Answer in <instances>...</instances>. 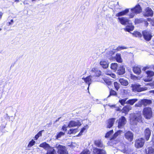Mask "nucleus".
<instances>
[{"instance_id":"obj_10","label":"nucleus","mask_w":154,"mask_h":154,"mask_svg":"<svg viewBox=\"0 0 154 154\" xmlns=\"http://www.w3.org/2000/svg\"><path fill=\"white\" fill-rule=\"evenodd\" d=\"M81 125V122L78 120L72 121L70 122L67 126V127L70 128L76 126H79Z\"/></svg>"},{"instance_id":"obj_55","label":"nucleus","mask_w":154,"mask_h":154,"mask_svg":"<svg viewBox=\"0 0 154 154\" xmlns=\"http://www.w3.org/2000/svg\"><path fill=\"white\" fill-rule=\"evenodd\" d=\"M149 67L148 66H146L143 67L142 69V70L144 71H145L146 70L148 69L149 68Z\"/></svg>"},{"instance_id":"obj_30","label":"nucleus","mask_w":154,"mask_h":154,"mask_svg":"<svg viewBox=\"0 0 154 154\" xmlns=\"http://www.w3.org/2000/svg\"><path fill=\"white\" fill-rule=\"evenodd\" d=\"M119 81L121 84L124 86H127L128 84V82L127 81L122 78L120 79Z\"/></svg>"},{"instance_id":"obj_7","label":"nucleus","mask_w":154,"mask_h":154,"mask_svg":"<svg viewBox=\"0 0 154 154\" xmlns=\"http://www.w3.org/2000/svg\"><path fill=\"white\" fill-rule=\"evenodd\" d=\"M94 76L89 75L86 78H83L82 79L84 80L86 84L88 85V89H89V87L91 83L94 81H96V80H94L93 78H94Z\"/></svg>"},{"instance_id":"obj_2","label":"nucleus","mask_w":154,"mask_h":154,"mask_svg":"<svg viewBox=\"0 0 154 154\" xmlns=\"http://www.w3.org/2000/svg\"><path fill=\"white\" fill-rule=\"evenodd\" d=\"M143 114L146 119H150L151 117L152 114L151 108L149 107L144 108L143 111Z\"/></svg>"},{"instance_id":"obj_20","label":"nucleus","mask_w":154,"mask_h":154,"mask_svg":"<svg viewBox=\"0 0 154 154\" xmlns=\"http://www.w3.org/2000/svg\"><path fill=\"white\" fill-rule=\"evenodd\" d=\"M141 100L142 105L144 106L149 105L152 103V101L150 100L143 99Z\"/></svg>"},{"instance_id":"obj_24","label":"nucleus","mask_w":154,"mask_h":154,"mask_svg":"<svg viewBox=\"0 0 154 154\" xmlns=\"http://www.w3.org/2000/svg\"><path fill=\"white\" fill-rule=\"evenodd\" d=\"M100 65L103 68H106L108 67L109 64L108 62L103 60L101 61L100 63Z\"/></svg>"},{"instance_id":"obj_9","label":"nucleus","mask_w":154,"mask_h":154,"mask_svg":"<svg viewBox=\"0 0 154 154\" xmlns=\"http://www.w3.org/2000/svg\"><path fill=\"white\" fill-rule=\"evenodd\" d=\"M143 34L144 39L146 41H150L152 37L151 32L149 31H143Z\"/></svg>"},{"instance_id":"obj_63","label":"nucleus","mask_w":154,"mask_h":154,"mask_svg":"<svg viewBox=\"0 0 154 154\" xmlns=\"http://www.w3.org/2000/svg\"><path fill=\"white\" fill-rule=\"evenodd\" d=\"M145 23L146 24H148V23H147V22L146 21L145 22Z\"/></svg>"},{"instance_id":"obj_16","label":"nucleus","mask_w":154,"mask_h":154,"mask_svg":"<svg viewBox=\"0 0 154 154\" xmlns=\"http://www.w3.org/2000/svg\"><path fill=\"white\" fill-rule=\"evenodd\" d=\"M144 134L146 140H148L151 135V131L149 128H147L145 129Z\"/></svg>"},{"instance_id":"obj_39","label":"nucleus","mask_w":154,"mask_h":154,"mask_svg":"<svg viewBox=\"0 0 154 154\" xmlns=\"http://www.w3.org/2000/svg\"><path fill=\"white\" fill-rule=\"evenodd\" d=\"M127 99V98L120 99L119 100V102L122 105L124 106L125 103H126V101Z\"/></svg>"},{"instance_id":"obj_41","label":"nucleus","mask_w":154,"mask_h":154,"mask_svg":"<svg viewBox=\"0 0 154 154\" xmlns=\"http://www.w3.org/2000/svg\"><path fill=\"white\" fill-rule=\"evenodd\" d=\"M131 11L129 14V16L130 18H132L134 17L135 14H137L134 12L133 10H131Z\"/></svg>"},{"instance_id":"obj_47","label":"nucleus","mask_w":154,"mask_h":154,"mask_svg":"<svg viewBox=\"0 0 154 154\" xmlns=\"http://www.w3.org/2000/svg\"><path fill=\"white\" fill-rule=\"evenodd\" d=\"M142 104L141 103V100L139 101L137 103L135 104V106L140 107L142 106Z\"/></svg>"},{"instance_id":"obj_53","label":"nucleus","mask_w":154,"mask_h":154,"mask_svg":"<svg viewBox=\"0 0 154 154\" xmlns=\"http://www.w3.org/2000/svg\"><path fill=\"white\" fill-rule=\"evenodd\" d=\"M73 129H71L69 130L68 131V133L71 134L72 133H73Z\"/></svg>"},{"instance_id":"obj_27","label":"nucleus","mask_w":154,"mask_h":154,"mask_svg":"<svg viewBox=\"0 0 154 154\" xmlns=\"http://www.w3.org/2000/svg\"><path fill=\"white\" fill-rule=\"evenodd\" d=\"M39 146L42 147L45 149H48L50 147L49 145L46 142H43L40 144Z\"/></svg>"},{"instance_id":"obj_14","label":"nucleus","mask_w":154,"mask_h":154,"mask_svg":"<svg viewBox=\"0 0 154 154\" xmlns=\"http://www.w3.org/2000/svg\"><path fill=\"white\" fill-rule=\"evenodd\" d=\"M115 119V118H112L108 120L106 125L107 128H110L112 127L114 125Z\"/></svg>"},{"instance_id":"obj_21","label":"nucleus","mask_w":154,"mask_h":154,"mask_svg":"<svg viewBox=\"0 0 154 154\" xmlns=\"http://www.w3.org/2000/svg\"><path fill=\"white\" fill-rule=\"evenodd\" d=\"M131 109V107L129 105H127L124 107L122 110V112L125 114H127L128 112Z\"/></svg>"},{"instance_id":"obj_11","label":"nucleus","mask_w":154,"mask_h":154,"mask_svg":"<svg viewBox=\"0 0 154 154\" xmlns=\"http://www.w3.org/2000/svg\"><path fill=\"white\" fill-rule=\"evenodd\" d=\"M153 11L151 8L147 7L144 11L143 15L145 17H151L153 16Z\"/></svg>"},{"instance_id":"obj_35","label":"nucleus","mask_w":154,"mask_h":154,"mask_svg":"<svg viewBox=\"0 0 154 154\" xmlns=\"http://www.w3.org/2000/svg\"><path fill=\"white\" fill-rule=\"evenodd\" d=\"M118 65L116 63H112L111 64V69L114 71L116 70Z\"/></svg>"},{"instance_id":"obj_64","label":"nucleus","mask_w":154,"mask_h":154,"mask_svg":"<svg viewBox=\"0 0 154 154\" xmlns=\"http://www.w3.org/2000/svg\"><path fill=\"white\" fill-rule=\"evenodd\" d=\"M153 69L154 70V66H153Z\"/></svg>"},{"instance_id":"obj_46","label":"nucleus","mask_w":154,"mask_h":154,"mask_svg":"<svg viewBox=\"0 0 154 154\" xmlns=\"http://www.w3.org/2000/svg\"><path fill=\"white\" fill-rule=\"evenodd\" d=\"M70 147L72 148H74L75 147H77L78 145L75 143H72L71 144L69 145Z\"/></svg>"},{"instance_id":"obj_49","label":"nucleus","mask_w":154,"mask_h":154,"mask_svg":"<svg viewBox=\"0 0 154 154\" xmlns=\"http://www.w3.org/2000/svg\"><path fill=\"white\" fill-rule=\"evenodd\" d=\"M90 152L88 150H85L83 151L80 154H90Z\"/></svg>"},{"instance_id":"obj_13","label":"nucleus","mask_w":154,"mask_h":154,"mask_svg":"<svg viewBox=\"0 0 154 154\" xmlns=\"http://www.w3.org/2000/svg\"><path fill=\"white\" fill-rule=\"evenodd\" d=\"M91 72L92 75H94L95 74V75L96 77H99L101 75V72L100 70L95 68H93L92 69Z\"/></svg>"},{"instance_id":"obj_1","label":"nucleus","mask_w":154,"mask_h":154,"mask_svg":"<svg viewBox=\"0 0 154 154\" xmlns=\"http://www.w3.org/2000/svg\"><path fill=\"white\" fill-rule=\"evenodd\" d=\"M130 121V124L133 125H136L138 122H141L142 120L141 113L135 115L131 117Z\"/></svg>"},{"instance_id":"obj_6","label":"nucleus","mask_w":154,"mask_h":154,"mask_svg":"<svg viewBox=\"0 0 154 154\" xmlns=\"http://www.w3.org/2000/svg\"><path fill=\"white\" fill-rule=\"evenodd\" d=\"M144 142V140L143 138H139L135 140V146L137 148H140L143 146Z\"/></svg>"},{"instance_id":"obj_60","label":"nucleus","mask_w":154,"mask_h":154,"mask_svg":"<svg viewBox=\"0 0 154 154\" xmlns=\"http://www.w3.org/2000/svg\"><path fill=\"white\" fill-rule=\"evenodd\" d=\"M122 151L124 153H125V149H123L122 150Z\"/></svg>"},{"instance_id":"obj_51","label":"nucleus","mask_w":154,"mask_h":154,"mask_svg":"<svg viewBox=\"0 0 154 154\" xmlns=\"http://www.w3.org/2000/svg\"><path fill=\"white\" fill-rule=\"evenodd\" d=\"M14 22V20L13 19H12L8 23H7V25L8 26H10L11 25H12L13 24V23Z\"/></svg>"},{"instance_id":"obj_36","label":"nucleus","mask_w":154,"mask_h":154,"mask_svg":"<svg viewBox=\"0 0 154 154\" xmlns=\"http://www.w3.org/2000/svg\"><path fill=\"white\" fill-rule=\"evenodd\" d=\"M65 133L64 132L60 131V132L58 133L57 136L56 137V139H58L61 138L62 136L64 135Z\"/></svg>"},{"instance_id":"obj_32","label":"nucleus","mask_w":154,"mask_h":154,"mask_svg":"<svg viewBox=\"0 0 154 154\" xmlns=\"http://www.w3.org/2000/svg\"><path fill=\"white\" fill-rule=\"evenodd\" d=\"M94 143L96 146L99 147H102L103 146V143L100 140H96L95 141Z\"/></svg>"},{"instance_id":"obj_25","label":"nucleus","mask_w":154,"mask_h":154,"mask_svg":"<svg viewBox=\"0 0 154 154\" xmlns=\"http://www.w3.org/2000/svg\"><path fill=\"white\" fill-rule=\"evenodd\" d=\"M134 29V26L132 25L127 26L126 27L123 29L124 30L128 32L132 31Z\"/></svg>"},{"instance_id":"obj_3","label":"nucleus","mask_w":154,"mask_h":154,"mask_svg":"<svg viewBox=\"0 0 154 154\" xmlns=\"http://www.w3.org/2000/svg\"><path fill=\"white\" fill-rule=\"evenodd\" d=\"M117 122L118 123V128H122L126 123L127 120L125 117L122 116L117 120Z\"/></svg>"},{"instance_id":"obj_61","label":"nucleus","mask_w":154,"mask_h":154,"mask_svg":"<svg viewBox=\"0 0 154 154\" xmlns=\"http://www.w3.org/2000/svg\"><path fill=\"white\" fill-rule=\"evenodd\" d=\"M150 93H152L154 94V90L151 91H150Z\"/></svg>"},{"instance_id":"obj_4","label":"nucleus","mask_w":154,"mask_h":154,"mask_svg":"<svg viewBox=\"0 0 154 154\" xmlns=\"http://www.w3.org/2000/svg\"><path fill=\"white\" fill-rule=\"evenodd\" d=\"M141 85H139L135 84L132 85V90L133 91H137L138 92H140L143 91H145L147 89L146 87H140Z\"/></svg>"},{"instance_id":"obj_5","label":"nucleus","mask_w":154,"mask_h":154,"mask_svg":"<svg viewBox=\"0 0 154 154\" xmlns=\"http://www.w3.org/2000/svg\"><path fill=\"white\" fill-rule=\"evenodd\" d=\"M57 149V152L59 154H67L68 151L66 147L60 145H58L56 146Z\"/></svg>"},{"instance_id":"obj_29","label":"nucleus","mask_w":154,"mask_h":154,"mask_svg":"<svg viewBox=\"0 0 154 154\" xmlns=\"http://www.w3.org/2000/svg\"><path fill=\"white\" fill-rule=\"evenodd\" d=\"M146 154H154V150L152 147H149L146 149Z\"/></svg>"},{"instance_id":"obj_58","label":"nucleus","mask_w":154,"mask_h":154,"mask_svg":"<svg viewBox=\"0 0 154 154\" xmlns=\"http://www.w3.org/2000/svg\"><path fill=\"white\" fill-rule=\"evenodd\" d=\"M73 130H74L73 133H76L77 131V130L76 129H73Z\"/></svg>"},{"instance_id":"obj_34","label":"nucleus","mask_w":154,"mask_h":154,"mask_svg":"<svg viewBox=\"0 0 154 154\" xmlns=\"http://www.w3.org/2000/svg\"><path fill=\"white\" fill-rule=\"evenodd\" d=\"M115 58L118 62L121 63L122 62V59L121 58V55L120 54H117L116 55Z\"/></svg>"},{"instance_id":"obj_45","label":"nucleus","mask_w":154,"mask_h":154,"mask_svg":"<svg viewBox=\"0 0 154 154\" xmlns=\"http://www.w3.org/2000/svg\"><path fill=\"white\" fill-rule=\"evenodd\" d=\"M103 81L108 85H110L112 84V82L109 79H104Z\"/></svg>"},{"instance_id":"obj_15","label":"nucleus","mask_w":154,"mask_h":154,"mask_svg":"<svg viewBox=\"0 0 154 154\" xmlns=\"http://www.w3.org/2000/svg\"><path fill=\"white\" fill-rule=\"evenodd\" d=\"M118 19L121 24L125 25L128 23L129 20L126 17L119 18Z\"/></svg>"},{"instance_id":"obj_12","label":"nucleus","mask_w":154,"mask_h":154,"mask_svg":"<svg viewBox=\"0 0 154 154\" xmlns=\"http://www.w3.org/2000/svg\"><path fill=\"white\" fill-rule=\"evenodd\" d=\"M125 138L129 141H131L133 139V134L130 131L126 132L125 134Z\"/></svg>"},{"instance_id":"obj_8","label":"nucleus","mask_w":154,"mask_h":154,"mask_svg":"<svg viewBox=\"0 0 154 154\" xmlns=\"http://www.w3.org/2000/svg\"><path fill=\"white\" fill-rule=\"evenodd\" d=\"M147 76L146 77L144 78L143 80L146 82H150L152 80V77L154 75V72L152 71H148L146 72Z\"/></svg>"},{"instance_id":"obj_57","label":"nucleus","mask_w":154,"mask_h":154,"mask_svg":"<svg viewBox=\"0 0 154 154\" xmlns=\"http://www.w3.org/2000/svg\"><path fill=\"white\" fill-rule=\"evenodd\" d=\"M61 118V117H60V118H58V119L57 120H56L54 122V123H56V122H57V121H58Z\"/></svg>"},{"instance_id":"obj_17","label":"nucleus","mask_w":154,"mask_h":154,"mask_svg":"<svg viewBox=\"0 0 154 154\" xmlns=\"http://www.w3.org/2000/svg\"><path fill=\"white\" fill-rule=\"evenodd\" d=\"M131 10H133L134 12L137 14L140 13L142 11L141 8L139 5H136L134 8H131Z\"/></svg>"},{"instance_id":"obj_59","label":"nucleus","mask_w":154,"mask_h":154,"mask_svg":"<svg viewBox=\"0 0 154 154\" xmlns=\"http://www.w3.org/2000/svg\"><path fill=\"white\" fill-rule=\"evenodd\" d=\"M110 73H111L110 72H106V74L107 75H110Z\"/></svg>"},{"instance_id":"obj_62","label":"nucleus","mask_w":154,"mask_h":154,"mask_svg":"<svg viewBox=\"0 0 154 154\" xmlns=\"http://www.w3.org/2000/svg\"><path fill=\"white\" fill-rule=\"evenodd\" d=\"M15 2H19V0H15Z\"/></svg>"},{"instance_id":"obj_43","label":"nucleus","mask_w":154,"mask_h":154,"mask_svg":"<svg viewBox=\"0 0 154 154\" xmlns=\"http://www.w3.org/2000/svg\"><path fill=\"white\" fill-rule=\"evenodd\" d=\"M42 131H40L36 135H35V138L36 140H37L40 136H42Z\"/></svg>"},{"instance_id":"obj_44","label":"nucleus","mask_w":154,"mask_h":154,"mask_svg":"<svg viewBox=\"0 0 154 154\" xmlns=\"http://www.w3.org/2000/svg\"><path fill=\"white\" fill-rule=\"evenodd\" d=\"M114 85L115 88L117 91H118L119 88V84L117 82H115L114 83Z\"/></svg>"},{"instance_id":"obj_33","label":"nucleus","mask_w":154,"mask_h":154,"mask_svg":"<svg viewBox=\"0 0 154 154\" xmlns=\"http://www.w3.org/2000/svg\"><path fill=\"white\" fill-rule=\"evenodd\" d=\"M117 93L116 91L113 90L111 89L109 92V94L108 96L107 97H109L111 96H117Z\"/></svg>"},{"instance_id":"obj_52","label":"nucleus","mask_w":154,"mask_h":154,"mask_svg":"<svg viewBox=\"0 0 154 154\" xmlns=\"http://www.w3.org/2000/svg\"><path fill=\"white\" fill-rule=\"evenodd\" d=\"M69 128L67 126H66V125H64L62 128V129L64 131H66L67 130L66 128Z\"/></svg>"},{"instance_id":"obj_37","label":"nucleus","mask_w":154,"mask_h":154,"mask_svg":"<svg viewBox=\"0 0 154 154\" xmlns=\"http://www.w3.org/2000/svg\"><path fill=\"white\" fill-rule=\"evenodd\" d=\"M35 142L34 140L32 139L29 142L27 147L28 148H31L35 144Z\"/></svg>"},{"instance_id":"obj_26","label":"nucleus","mask_w":154,"mask_h":154,"mask_svg":"<svg viewBox=\"0 0 154 154\" xmlns=\"http://www.w3.org/2000/svg\"><path fill=\"white\" fill-rule=\"evenodd\" d=\"M133 71L135 73L138 74H140L141 72L140 68L137 66H134L133 68Z\"/></svg>"},{"instance_id":"obj_54","label":"nucleus","mask_w":154,"mask_h":154,"mask_svg":"<svg viewBox=\"0 0 154 154\" xmlns=\"http://www.w3.org/2000/svg\"><path fill=\"white\" fill-rule=\"evenodd\" d=\"M110 75L112 78H115L116 77V75L112 73H110Z\"/></svg>"},{"instance_id":"obj_42","label":"nucleus","mask_w":154,"mask_h":154,"mask_svg":"<svg viewBox=\"0 0 154 154\" xmlns=\"http://www.w3.org/2000/svg\"><path fill=\"white\" fill-rule=\"evenodd\" d=\"M133 34L136 37H140L142 35L141 33L137 31L134 32Z\"/></svg>"},{"instance_id":"obj_31","label":"nucleus","mask_w":154,"mask_h":154,"mask_svg":"<svg viewBox=\"0 0 154 154\" xmlns=\"http://www.w3.org/2000/svg\"><path fill=\"white\" fill-rule=\"evenodd\" d=\"M88 125H86V126L84 127L81 130L80 133L79 134L78 136H79L81 135L83 132L85 131L88 128Z\"/></svg>"},{"instance_id":"obj_38","label":"nucleus","mask_w":154,"mask_h":154,"mask_svg":"<svg viewBox=\"0 0 154 154\" xmlns=\"http://www.w3.org/2000/svg\"><path fill=\"white\" fill-rule=\"evenodd\" d=\"M113 131L112 130L106 133L105 136V137L106 138L109 137L110 138V137H112L111 135L113 134Z\"/></svg>"},{"instance_id":"obj_19","label":"nucleus","mask_w":154,"mask_h":154,"mask_svg":"<svg viewBox=\"0 0 154 154\" xmlns=\"http://www.w3.org/2000/svg\"><path fill=\"white\" fill-rule=\"evenodd\" d=\"M129 11V9H126L125 10L120 12L116 14V17H119L126 15Z\"/></svg>"},{"instance_id":"obj_18","label":"nucleus","mask_w":154,"mask_h":154,"mask_svg":"<svg viewBox=\"0 0 154 154\" xmlns=\"http://www.w3.org/2000/svg\"><path fill=\"white\" fill-rule=\"evenodd\" d=\"M94 154H106L105 151L98 148H94L93 150Z\"/></svg>"},{"instance_id":"obj_28","label":"nucleus","mask_w":154,"mask_h":154,"mask_svg":"<svg viewBox=\"0 0 154 154\" xmlns=\"http://www.w3.org/2000/svg\"><path fill=\"white\" fill-rule=\"evenodd\" d=\"M137 100H138L137 99H130L126 101V103L130 104L131 105H132L134 103L137 102Z\"/></svg>"},{"instance_id":"obj_40","label":"nucleus","mask_w":154,"mask_h":154,"mask_svg":"<svg viewBox=\"0 0 154 154\" xmlns=\"http://www.w3.org/2000/svg\"><path fill=\"white\" fill-rule=\"evenodd\" d=\"M55 153L56 151L54 149L51 148L47 151L46 154H54Z\"/></svg>"},{"instance_id":"obj_50","label":"nucleus","mask_w":154,"mask_h":154,"mask_svg":"<svg viewBox=\"0 0 154 154\" xmlns=\"http://www.w3.org/2000/svg\"><path fill=\"white\" fill-rule=\"evenodd\" d=\"M127 48L125 46H119L117 48V50L120 51L122 49H126Z\"/></svg>"},{"instance_id":"obj_22","label":"nucleus","mask_w":154,"mask_h":154,"mask_svg":"<svg viewBox=\"0 0 154 154\" xmlns=\"http://www.w3.org/2000/svg\"><path fill=\"white\" fill-rule=\"evenodd\" d=\"M125 72V69L123 66H120L118 69L117 73L119 75L124 74Z\"/></svg>"},{"instance_id":"obj_23","label":"nucleus","mask_w":154,"mask_h":154,"mask_svg":"<svg viewBox=\"0 0 154 154\" xmlns=\"http://www.w3.org/2000/svg\"><path fill=\"white\" fill-rule=\"evenodd\" d=\"M122 131L121 130H119L116 132L112 137H110V140L114 139L116 138L119 135H120Z\"/></svg>"},{"instance_id":"obj_56","label":"nucleus","mask_w":154,"mask_h":154,"mask_svg":"<svg viewBox=\"0 0 154 154\" xmlns=\"http://www.w3.org/2000/svg\"><path fill=\"white\" fill-rule=\"evenodd\" d=\"M108 106H109L110 107L112 108H115L116 106V105H110L109 104L108 105Z\"/></svg>"},{"instance_id":"obj_48","label":"nucleus","mask_w":154,"mask_h":154,"mask_svg":"<svg viewBox=\"0 0 154 154\" xmlns=\"http://www.w3.org/2000/svg\"><path fill=\"white\" fill-rule=\"evenodd\" d=\"M148 21L150 22L151 24L154 26V18H148Z\"/></svg>"}]
</instances>
